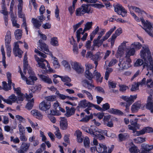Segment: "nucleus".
<instances>
[{
	"label": "nucleus",
	"instance_id": "obj_63",
	"mask_svg": "<svg viewBox=\"0 0 153 153\" xmlns=\"http://www.w3.org/2000/svg\"><path fill=\"white\" fill-rule=\"evenodd\" d=\"M143 128L145 133H149L152 132L153 131L152 128L149 127H144Z\"/></svg>",
	"mask_w": 153,
	"mask_h": 153
},
{
	"label": "nucleus",
	"instance_id": "obj_6",
	"mask_svg": "<svg viewBox=\"0 0 153 153\" xmlns=\"http://www.w3.org/2000/svg\"><path fill=\"white\" fill-rule=\"evenodd\" d=\"M45 17L42 15L37 17L38 20L36 19L32 18V22L34 26L36 28L39 29L41 26L42 23L43 21L45 19Z\"/></svg>",
	"mask_w": 153,
	"mask_h": 153
},
{
	"label": "nucleus",
	"instance_id": "obj_57",
	"mask_svg": "<svg viewBox=\"0 0 153 153\" xmlns=\"http://www.w3.org/2000/svg\"><path fill=\"white\" fill-rule=\"evenodd\" d=\"M143 61L140 59H138L134 63V66H139L143 64Z\"/></svg>",
	"mask_w": 153,
	"mask_h": 153
},
{
	"label": "nucleus",
	"instance_id": "obj_62",
	"mask_svg": "<svg viewBox=\"0 0 153 153\" xmlns=\"http://www.w3.org/2000/svg\"><path fill=\"white\" fill-rule=\"evenodd\" d=\"M110 108V105L108 103H105L102 105V111H105L108 109Z\"/></svg>",
	"mask_w": 153,
	"mask_h": 153
},
{
	"label": "nucleus",
	"instance_id": "obj_40",
	"mask_svg": "<svg viewBox=\"0 0 153 153\" xmlns=\"http://www.w3.org/2000/svg\"><path fill=\"white\" fill-rule=\"evenodd\" d=\"M75 110L74 108H71L70 110L66 111L65 114V115L67 117H70L74 114Z\"/></svg>",
	"mask_w": 153,
	"mask_h": 153
},
{
	"label": "nucleus",
	"instance_id": "obj_45",
	"mask_svg": "<svg viewBox=\"0 0 153 153\" xmlns=\"http://www.w3.org/2000/svg\"><path fill=\"white\" fill-rule=\"evenodd\" d=\"M93 22H88L85 25V28H84V31H86L87 30H89L92 27Z\"/></svg>",
	"mask_w": 153,
	"mask_h": 153
},
{
	"label": "nucleus",
	"instance_id": "obj_61",
	"mask_svg": "<svg viewBox=\"0 0 153 153\" xmlns=\"http://www.w3.org/2000/svg\"><path fill=\"white\" fill-rule=\"evenodd\" d=\"M145 133L143 129L139 131H134V136H140L145 134Z\"/></svg>",
	"mask_w": 153,
	"mask_h": 153
},
{
	"label": "nucleus",
	"instance_id": "obj_18",
	"mask_svg": "<svg viewBox=\"0 0 153 153\" xmlns=\"http://www.w3.org/2000/svg\"><path fill=\"white\" fill-rule=\"evenodd\" d=\"M126 56L128 57L134 54V44H132L131 46L128 47L126 50Z\"/></svg>",
	"mask_w": 153,
	"mask_h": 153
},
{
	"label": "nucleus",
	"instance_id": "obj_24",
	"mask_svg": "<svg viewBox=\"0 0 153 153\" xmlns=\"http://www.w3.org/2000/svg\"><path fill=\"white\" fill-rule=\"evenodd\" d=\"M114 6L115 12L117 13L118 14H121V12H120L122 10H123L124 11V8L120 4H117L114 5Z\"/></svg>",
	"mask_w": 153,
	"mask_h": 153
},
{
	"label": "nucleus",
	"instance_id": "obj_17",
	"mask_svg": "<svg viewBox=\"0 0 153 153\" xmlns=\"http://www.w3.org/2000/svg\"><path fill=\"white\" fill-rule=\"evenodd\" d=\"M147 102L146 108L150 110L152 113H153V102L152 95H150L148 97Z\"/></svg>",
	"mask_w": 153,
	"mask_h": 153
},
{
	"label": "nucleus",
	"instance_id": "obj_60",
	"mask_svg": "<svg viewBox=\"0 0 153 153\" xmlns=\"http://www.w3.org/2000/svg\"><path fill=\"white\" fill-rule=\"evenodd\" d=\"M55 16L56 17V18L57 19L58 21H59L60 20V18L59 17V10L57 6H56V7L55 10Z\"/></svg>",
	"mask_w": 153,
	"mask_h": 153
},
{
	"label": "nucleus",
	"instance_id": "obj_43",
	"mask_svg": "<svg viewBox=\"0 0 153 153\" xmlns=\"http://www.w3.org/2000/svg\"><path fill=\"white\" fill-rule=\"evenodd\" d=\"M85 76L89 80L92 79L94 76L89 70H86L85 72Z\"/></svg>",
	"mask_w": 153,
	"mask_h": 153
},
{
	"label": "nucleus",
	"instance_id": "obj_2",
	"mask_svg": "<svg viewBox=\"0 0 153 153\" xmlns=\"http://www.w3.org/2000/svg\"><path fill=\"white\" fill-rule=\"evenodd\" d=\"M140 55L141 58L143 60L145 64L146 65L148 64V61L149 63L153 61L151 53L149 48L146 46H144L142 47V49L140 51Z\"/></svg>",
	"mask_w": 153,
	"mask_h": 153
},
{
	"label": "nucleus",
	"instance_id": "obj_39",
	"mask_svg": "<svg viewBox=\"0 0 153 153\" xmlns=\"http://www.w3.org/2000/svg\"><path fill=\"white\" fill-rule=\"evenodd\" d=\"M51 44L53 46H58L59 45V43L57 38L55 37L51 38Z\"/></svg>",
	"mask_w": 153,
	"mask_h": 153
},
{
	"label": "nucleus",
	"instance_id": "obj_52",
	"mask_svg": "<svg viewBox=\"0 0 153 153\" xmlns=\"http://www.w3.org/2000/svg\"><path fill=\"white\" fill-rule=\"evenodd\" d=\"M24 98V96L23 94L18 95V97H17L16 102L18 103H21Z\"/></svg>",
	"mask_w": 153,
	"mask_h": 153
},
{
	"label": "nucleus",
	"instance_id": "obj_22",
	"mask_svg": "<svg viewBox=\"0 0 153 153\" xmlns=\"http://www.w3.org/2000/svg\"><path fill=\"white\" fill-rule=\"evenodd\" d=\"M17 97L12 94L8 97V99H6V103L10 105H12L13 102H16Z\"/></svg>",
	"mask_w": 153,
	"mask_h": 153
},
{
	"label": "nucleus",
	"instance_id": "obj_8",
	"mask_svg": "<svg viewBox=\"0 0 153 153\" xmlns=\"http://www.w3.org/2000/svg\"><path fill=\"white\" fill-rule=\"evenodd\" d=\"M19 71L21 74L22 79L26 81V82L28 85H33L34 84V81L37 80V78L36 76L28 77V78L26 77L23 74L21 70H19Z\"/></svg>",
	"mask_w": 153,
	"mask_h": 153
},
{
	"label": "nucleus",
	"instance_id": "obj_9",
	"mask_svg": "<svg viewBox=\"0 0 153 153\" xmlns=\"http://www.w3.org/2000/svg\"><path fill=\"white\" fill-rule=\"evenodd\" d=\"M129 61L126 59L120 58L119 60L118 65L120 67V70L127 69L130 67Z\"/></svg>",
	"mask_w": 153,
	"mask_h": 153
},
{
	"label": "nucleus",
	"instance_id": "obj_55",
	"mask_svg": "<svg viewBox=\"0 0 153 153\" xmlns=\"http://www.w3.org/2000/svg\"><path fill=\"white\" fill-rule=\"evenodd\" d=\"M84 22V20H82L79 22L77 24L74 25L73 26L74 32H75L78 28L80 25Z\"/></svg>",
	"mask_w": 153,
	"mask_h": 153
},
{
	"label": "nucleus",
	"instance_id": "obj_44",
	"mask_svg": "<svg viewBox=\"0 0 153 153\" xmlns=\"http://www.w3.org/2000/svg\"><path fill=\"white\" fill-rule=\"evenodd\" d=\"M53 60V66L55 68H59L60 65L59 64L57 59L55 57H53V55L51 56Z\"/></svg>",
	"mask_w": 153,
	"mask_h": 153
},
{
	"label": "nucleus",
	"instance_id": "obj_30",
	"mask_svg": "<svg viewBox=\"0 0 153 153\" xmlns=\"http://www.w3.org/2000/svg\"><path fill=\"white\" fill-rule=\"evenodd\" d=\"M1 52L2 55V62L5 68H6L7 65L5 62V53L4 51V49L3 45H2L1 47Z\"/></svg>",
	"mask_w": 153,
	"mask_h": 153
},
{
	"label": "nucleus",
	"instance_id": "obj_41",
	"mask_svg": "<svg viewBox=\"0 0 153 153\" xmlns=\"http://www.w3.org/2000/svg\"><path fill=\"white\" fill-rule=\"evenodd\" d=\"M122 30L121 28H119L117 29L115 31V33L112 35V37L113 39H116V37L120 35L122 33Z\"/></svg>",
	"mask_w": 153,
	"mask_h": 153
},
{
	"label": "nucleus",
	"instance_id": "obj_35",
	"mask_svg": "<svg viewBox=\"0 0 153 153\" xmlns=\"http://www.w3.org/2000/svg\"><path fill=\"white\" fill-rule=\"evenodd\" d=\"M34 104L33 98L28 101V102L26 105V108L28 110H31L33 108Z\"/></svg>",
	"mask_w": 153,
	"mask_h": 153
},
{
	"label": "nucleus",
	"instance_id": "obj_37",
	"mask_svg": "<svg viewBox=\"0 0 153 153\" xmlns=\"http://www.w3.org/2000/svg\"><path fill=\"white\" fill-rule=\"evenodd\" d=\"M77 140L79 143H81L83 140V137L82 136V133L79 131H76Z\"/></svg>",
	"mask_w": 153,
	"mask_h": 153
},
{
	"label": "nucleus",
	"instance_id": "obj_12",
	"mask_svg": "<svg viewBox=\"0 0 153 153\" xmlns=\"http://www.w3.org/2000/svg\"><path fill=\"white\" fill-rule=\"evenodd\" d=\"M89 80L86 79H84L82 81V84L83 86L85 88L91 90L94 87V86L93 83V80L92 79Z\"/></svg>",
	"mask_w": 153,
	"mask_h": 153
},
{
	"label": "nucleus",
	"instance_id": "obj_33",
	"mask_svg": "<svg viewBox=\"0 0 153 153\" xmlns=\"http://www.w3.org/2000/svg\"><path fill=\"white\" fill-rule=\"evenodd\" d=\"M11 41V33L10 31H7L5 39V44H10Z\"/></svg>",
	"mask_w": 153,
	"mask_h": 153
},
{
	"label": "nucleus",
	"instance_id": "obj_31",
	"mask_svg": "<svg viewBox=\"0 0 153 153\" xmlns=\"http://www.w3.org/2000/svg\"><path fill=\"white\" fill-rule=\"evenodd\" d=\"M118 136L119 141L120 142L126 140L129 137V135L127 133L120 134Z\"/></svg>",
	"mask_w": 153,
	"mask_h": 153
},
{
	"label": "nucleus",
	"instance_id": "obj_50",
	"mask_svg": "<svg viewBox=\"0 0 153 153\" xmlns=\"http://www.w3.org/2000/svg\"><path fill=\"white\" fill-rule=\"evenodd\" d=\"M3 89L5 91H8L9 90L11 89V84H10V87L8 85L9 87L7 86V83L6 82L3 81L2 82Z\"/></svg>",
	"mask_w": 153,
	"mask_h": 153
},
{
	"label": "nucleus",
	"instance_id": "obj_47",
	"mask_svg": "<svg viewBox=\"0 0 153 153\" xmlns=\"http://www.w3.org/2000/svg\"><path fill=\"white\" fill-rule=\"evenodd\" d=\"M19 139L21 141L26 142L27 138L25 136V132L19 133Z\"/></svg>",
	"mask_w": 153,
	"mask_h": 153
},
{
	"label": "nucleus",
	"instance_id": "obj_26",
	"mask_svg": "<svg viewBox=\"0 0 153 153\" xmlns=\"http://www.w3.org/2000/svg\"><path fill=\"white\" fill-rule=\"evenodd\" d=\"M108 111L111 114L120 115H123V113L120 110L113 108L109 109Z\"/></svg>",
	"mask_w": 153,
	"mask_h": 153
},
{
	"label": "nucleus",
	"instance_id": "obj_58",
	"mask_svg": "<svg viewBox=\"0 0 153 153\" xmlns=\"http://www.w3.org/2000/svg\"><path fill=\"white\" fill-rule=\"evenodd\" d=\"M100 133H96L94 137H96L97 139H99L100 140H103L105 138V137L102 134H100Z\"/></svg>",
	"mask_w": 153,
	"mask_h": 153
},
{
	"label": "nucleus",
	"instance_id": "obj_51",
	"mask_svg": "<svg viewBox=\"0 0 153 153\" xmlns=\"http://www.w3.org/2000/svg\"><path fill=\"white\" fill-rule=\"evenodd\" d=\"M42 86L41 85H38L33 87L32 91L33 92L36 91H40L41 88Z\"/></svg>",
	"mask_w": 153,
	"mask_h": 153
},
{
	"label": "nucleus",
	"instance_id": "obj_42",
	"mask_svg": "<svg viewBox=\"0 0 153 153\" xmlns=\"http://www.w3.org/2000/svg\"><path fill=\"white\" fill-rule=\"evenodd\" d=\"M81 92L84 95L85 94L89 100H93L92 95L89 91L85 90H82L81 91Z\"/></svg>",
	"mask_w": 153,
	"mask_h": 153
},
{
	"label": "nucleus",
	"instance_id": "obj_34",
	"mask_svg": "<svg viewBox=\"0 0 153 153\" xmlns=\"http://www.w3.org/2000/svg\"><path fill=\"white\" fill-rule=\"evenodd\" d=\"M15 37L16 39H20L22 36V31L20 29H17L15 30Z\"/></svg>",
	"mask_w": 153,
	"mask_h": 153
},
{
	"label": "nucleus",
	"instance_id": "obj_7",
	"mask_svg": "<svg viewBox=\"0 0 153 153\" xmlns=\"http://www.w3.org/2000/svg\"><path fill=\"white\" fill-rule=\"evenodd\" d=\"M72 68L78 74H81L83 73L84 70L81 64L77 62H72L71 63Z\"/></svg>",
	"mask_w": 153,
	"mask_h": 153
},
{
	"label": "nucleus",
	"instance_id": "obj_56",
	"mask_svg": "<svg viewBox=\"0 0 153 153\" xmlns=\"http://www.w3.org/2000/svg\"><path fill=\"white\" fill-rule=\"evenodd\" d=\"M7 76L8 79V85L10 87V84H11L12 82L11 79V74L9 72H7Z\"/></svg>",
	"mask_w": 153,
	"mask_h": 153
},
{
	"label": "nucleus",
	"instance_id": "obj_10",
	"mask_svg": "<svg viewBox=\"0 0 153 153\" xmlns=\"http://www.w3.org/2000/svg\"><path fill=\"white\" fill-rule=\"evenodd\" d=\"M39 47L41 51H44L45 54H48L51 56H52V54L49 51L47 46L42 40H39Z\"/></svg>",
	"mask_w": 153,
	"mask_h": 153
},
{
	"label": "nucleus",
	"instance_id": "obj_1",
	"mask_svg": "<svg viewBox=\"0 0 153 153\" xmlns=\"http://www.w3.org/2000/svg\"><path fill=\"white\" fill-rule=\"evenodd\" d=\"M116 27L114 26L111 28L105 34V35L103 38L100 39L102 36L104 34L105 30L104 29H102L99 33V36L97 39H94L93 42V44L92 45V48L91 51L94 50V47L97 46L99 47L101 45L104 41L107 40L113 32L116 29Z\"/></svg>",
	"mask_w": 153,
	"mask_h": 153
},
{
	"label": "nucleus",
	"instance_id": "obj_27",
	"mask_svg": "<svg viewBox=\"0 0 153 153\" xmlns=\"http://www.w3.org/2000/svg\"><path fill=\"white\" fill-rule=\"evenodd\" d=\"M126 47V43L123 42L121 46L119 47L117 51V53L119 56H121L124 53V49Z\"/></svg>",
	"mask_w": 153,
	"mask_h": 153
},
{
	"label": "nucleus",
	"instance_id": "obj_29",
	"mask_svg": "<svg viewBox=\"0 0 153 153\" xmlns=\"http://www.w3.org/2000/svg\"><path fill=\"white\" fill-rule=\"evenodd\" d=\"M142 147L143 151L144 152H149L153 149V145L150 146L147 144H143Z\"/></svg>",
	"mask_w": 153,
	"mask_h": 153
},
{
	"label": "nucleus",
	"instance_id": "obj_25",
	"mask_svg": "<svg viewBox=\"0 0 153 153\" xmlns=\"http://www.w3.org/2000/svg\"><path fill=\"white\" fill-rule=\"evenodd\" d=\"M31 113L32 115L38 119H41L42 118V115L40 112L38 110H33L31 111Z\"/></svg>",
	"mask_w": 153,
	"mask_h": 153
},
{
	"label": "nucleus",
	"instance_id": "obj_13",
	"mask_svg": "<svg viewBox=\"0 0 153 153\" xmlns=\"http://www.w3.org/2000/svg\"><path fill=\"white\" fill-rule=\"evenodd\" d=\"M34 57L36 60L38 62V66L42 69H45V64L44 62H47V61L44 59L39 58L36 55H34Z\"/></svg>",
	"mask_w": 153,
	"mask_h": 153
},
{
	"label": "nucleus",
	"instance_id": "obj_53",
	"mask_svg": "<svg viewBox=\"0 0 153 153\" xmlns=\"http://www.w3.org/2000/svg\"><path fill=\"white\" fill-rule=\"evenodd\" d=\"M60 78L63 82L65 83L67 82H70L71 81V79L68 76H60Z\"/></svg>",
	"mask_w": 153,
	"mask_h": 153
},
{
	"label": "nucleus",
	"instance_id": "obj_64",
	"mask_svg": "<svg viewBox=\"0 0 153 153\" xmlns=\"http://www.w3.org/2000/svg\"><path fill=\"white\" fill-rule=\"evenodd\" d=\"M108 84L109 87L110 88H115L116 87V83L114 82L109 81Z\"/></svg>",
	"mask_w": 153,
	"mask_h": 153
},
{
	"label": "nucleus",
	"instance_id": "obj_19",
	"mask_svg": "<svg viewBox=\"0 0 153 153\" xmlns=\"http://www.w3.org/2000/svg\"><path fill=\"white\" fill-rule=\"evenodd\" d=\"M91 103L84 99L80 101L79 103V105L80 107L82 108H85L88 107H90Z\"/></svg>",
	"mask_w": 153,
	"mask_h": 153
},
{
	"label": "nucleus",
	"instance_id": "obj_49",
	"mask_svg": "<svg viewBox=\"0 0 153 153\" xmlns=\"http://www.w3.org/2000/svg\"><path fill=\"white\" fill-rule=\"evenodd\" d=\"M84 143L85 147L86 148H88L90 145V140L88 137H85L84 140Z\"/></svg>",
	"mask_w": 153,
	"mask_h": 153
},
{
	"label": "nucleus",
	"instance_id": "obj_16",
	"mask_svg": "<svg viewBox=\"0 0 153 153\" xmlns=\"http://www.w3.org/2000/svg\"><path fill=\"white\" fill-rule=\"evenodd\" d=\"M30 143L27 142H23L21 146L20 150H18L19 153H24L26 152L29 148Z\"/></svg>",
	"mask_w": 153,
	"mask_h": 153
},
{
	"label": "nucleus",
	"instance_id": "obj_5",
	"mask_svg": "<svg viewBox=\"0 0 153 153\" xmlns=\"http://www.w3.org/2000/svg\"><path fill=\"white\" fill-rule=\"evenodd\" d=\"M90 150L91 152H94L96 151L98 153H107V149L106 146L102 144H99L95 148L94 147H91Z\"/></svg>",
	"mask_w": 153,
	"mask_h": 153
},
{
	"label": "nucleus",
	"instance_id": "obj_48",
	"mask_svg": "<svg viewBox=\"0 0 153 153\" xmlns=\"http://www.w3.org/2000/svg\"><path fill=\"white\" fill-rule=\"evenodd\" d=\"M56 97L55 95H50L45 97L46 101H53L56 100Z\"/></svg>",
	"mask_w": 153,
	"mask_h": 153
},
{
	"label": "nucleus",
	"instance_id": "obj_38",
	"mask_svg": "<svg viewBox=\"0 0 153 153\" xmlns=\"http://www.w3.org/2000/svg\"><path fill=\"white\" fill-rule=\"evenodd\" d=\"M99 30V27L97 26L95 29L93 31L92 33L90 35V40L91 42L93 38L94 37L95 35L98 32Z\"/></svg>",
	"mask_w": 153,
	"mask_h": 153
},
{
	"label": "nucleus",
	"instance_id": "obj_46",
	"mask_svg": "<svg viewBox=\"0 0 153 153\" xmlns=\"http://www.w3.org/2000/svg\"><path fill=\"white\" fill-rule=\"evenodd\" d=\"M145 105L143 106V107H141V105L140 104V101H138L134 103V112L137 111L141 107V108H144Z\"/></svg>",
	"mask_w": 153,
	"mask_h": 153
},
{
	"label": "nucleus",
	"instance_id": "obj_23",
	"mask_svg": "<svg viewBox=\"0 0 153 153\" xmlns=\"http://www.w3.org/2000/svg\"><path fill=\"white\" fill-rule=\"evenodd\" d=\"M38 75L42 81L48 84L52 83V81L51 79L48 76H45L44 75L42 74Z\"/></svg>",
	"mask_w": 153,
	"mask_h": 153
},
{
	"label": "nucleus",
	"instance_id": "obj_32",
	"mask_svg": "<svg viewBox=\"0 0 153 153\" xmlns=\"http://www.w3.org/2000/svg\"><path fill=\"white\" fill-rule=\"evenodd\" d=\"M94 76H96L97 81L98 82H102L103 77L101 76L100 73L98 72L96 70H95L94 71Z\"/></svg>",
	"mask_w": 153,
	"mask_h": 153
},
{
	"label": "nucleus",
	"instance_id": "obj_3",
	"mask_svg": "<svg viewBox=\"0 0 153 153\" xmlns=\"http://www.w3.org/2000/svg\"><path fill=\"white\" fill-rule=\"evenodd\" d=\"M141 22L143 25V29L149 36L153 37V25L148 21H145L144 19H141Z\"/></svg>",
	"mask_w": 153,
	"mask_h": 153
},
{
	"label": "nucleus",
	"instance_id": "obj_14",
	"mask_svg": "<svg viewBox=\"0 0 153 153\" xmlns=\"http://www.w3.org/2000/svg\"><path fill=\"white\" fill-rule=\"evenodd\" d=\"M120 98L127 102L126 107L127 109L133 102L134 99V96L131 95L130 97H128L127 96H122Z\"/></svg>",
	"mask_w": 153,
	"mask_h": 153
},
{
	"label": "nucleus",
	"instance_id": "obj_21",
	"mask_svg": "<svg viewBox=\"0 0 153 153\" xmlns=\"http://www.w3.org/2000/svg\"><path fill=\"white\" fill-rule=\"evenodd\" d=\"M100 132L99 129L97 127L93 126H91L90 128L88 129V132L91 134L93 137L95 136L97 132Z\"/></svg>",
	"mask_w": 153,
	"mask_h": 153
},
{
	"label": "nucleus",
	"instance_id": "obj_15",
	"mask_svg": "<svg viewBox=\"0 0 153 153\" xmlns=\"http://www.w3.org/2000/svg\"><path fill=\"white\" fill-rule=\"evenodd\" d=\"M13 51L15 56H18L19 58L21 57L23 52L19 48V45L17 43H15Z\"/></svg>",
	"mask_w": 153,
	"mask_h": 153
},
{
	"label": "nucleus",
	"instance_id": "obj_4",
	"mask_svg": "<svg viewBox=\"0 0 153 153\" xmlns=\"http://www.w3.org/2000/svg\"><path fill=\"white\" fill-rule=\"evenodd\" d=\"M88 5L83 4L80 7L77 8L76 11V15L79 16L86 13H89L90 10L88 7Z\"/></svg>",
	"mask_w": 153,
	"mask_h": 153
},
{
	"label": "nucleus",
	"instance_id": "obj_11",
	"mask_svg": "<svg viewBox=\"0 0 153 153\" xmlns=\"http://www.w3.org/2000/svg\"><path fill=\"white\" fill-rule=\"evenodd\" d=\"M51 107V102L46 100H44L39 104V109L43 111H46L50 109Z\"/></svg>",
	"mask_w": 153,
	"mask_h": 153
},
{
	"label": "nucleus",
	"instance_id": "obj_20",
	"mask_svg": "<svg viewBox=\"0 0 153 153\" xmlns=\"http://www.w3.org/2000/svg\"><path fill=\"white\" fill-rule=\"evenodd\" d=\"M60 119L61 120L60 122L61 128L62 130L66 129L68 127V124L66 119L64 117H61Z\"/></svg>",
	"mask_w": 153,
	"mask_h": 153
},
{
	"label": "nucleus",
	"instance_id": "obj_54",
	"mask_svg": "<svg viewBox=\"0 0 153 153\" xmlns=\"http://www.w3.org/2000/svg\"><path fill=\"white\" fill-rule=\"evenodd\" d=\"M56 130V131L55 132V134L56 136V137L59 139H60L62 137L61 135L59 132V128L58 127L56 126L55 127Z\"/></svg>",
	"mask_w": 153,
	"mask_h": 153
},
{
	"label": "nucleus",
	"instance_id": "obj_59",
	"mask_svg": "<svg viewBox=\"0 0 153 153\" xmlns=\"http://www.w3.org/2000/svg\"><path fill=\"white\" fill-rule=\"evenodd\" d=\"M50 114L52 115H57L59 116L60 115V112L56 110H52L50 111Z\"/></svg>",
	"mask_w": 153,
	"mask_h": 153
},
{
	"label": "nucleus",
	"instance_id": "obj_28",
	"mask_svg": "<svg viewBox=\"0 0 153 153\" xmlns=\"http://www.w3.org/2000/svg\"><path fill=\"white\" fill-rule=\"evenodd\" d=\"M127 148H129V151L131 153L134 151V145L133 141L131 140H129L126 144Z\"/></svg>",
	"mask_w": 153,
	"mask_h": 153
},
{
	"label": "nucleus",
	"instance_id": "obj_36",
	"mask_svg": "<svg viewBox=\"0 0 153 153\" xmlns=\"http://www.w3.org/2000/svg\"><path fill=\"white\" fill-rule=\"evenodd\" d=\"M93 117V114L91 113L89 116L85 115V117L82 119L80 121L85 123L87 122L90 119H92Z\"/></svg>",
	"mask_w": 153,
	"mask_h": 153
}]
</instances>
